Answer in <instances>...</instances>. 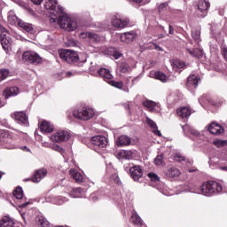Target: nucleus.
Segmentation results:
<instances>
[{"label":"nucleus","instance_id":"1","mask_svg":"<svg viewBox=\"0 0 227 227\" xmlns=\"http://www.w3.org/2000/svg\"><path fill=\"white\" fill-rule=\"evenodd\" d=\"M51 22H58L61 29H65L66 31H75V29H77V23L73 21L70 17H68V14L63 11L58 14L56 18H51Z\"/></svg>","mask_w":227,"mask_h":227},{"label":"nucleus","instance_id":"2","mask_svg":"<svg viewBox=\"0 0 227 227\" xmlns=\"http://www.w3.org/2000/svg\"><path fill=\"white\" fill-rule=\"evenodd\" d=\"M93 116H95L93 109L86 106L67 113V118L70 121H74V120L88 121L91 120Z\"/></svg>","mask_w":227,"mask_h":227},{"label":"nucleus","instance_id":"3","mask_svg":"<svg viewBox=\"0 0 227 227\" xmlns=\"http://www.w3.org/2000/svg\"><path fill=\"white\" fill-rule=\"evenodd\" d=\"M223 191V185L217 182H206L204 183L198 192L199 194H204V196H212V194H217Z\"/></svg>","mask_w":227,"mask_h":227},{"label":"nucleus","instance_id":"4","mask_svg":"<svg viewBox=\"0 0 227 227\" xmlns=\"http://www.w3.org/2000/svg\"><path fill=\"white\" fill-rule=\"evenodd\" d=\"M59 58L72 65V63H86V59L81 60V57L75 51L60 50L59 51Z\"/></svg>","mask_w":227,"mask_h":227},{"label":"nucleus","instance_id":"5","mask_svg":"<svg viewBox=\"0 0 227 227\" xmlns=\"http://www.w3.org/2000/svg\"><path fill=\"white\" fill-rule=\"evenodd\" d=\"M107 137L104 136H96L92 137L90 139V145H92L93 150L95 152H100L103 148L107 146Z\"/></svg>","mask_w":227,"mask_h":227},{"label":"nucleus","instance_id":"6","mask_svg":"<svg viewBox=\"0 0 227 227\" xmlns=\"http://www.w3.org/2000/svg\"><path fill=\"white\" fill-rule=\"evenodd\" d=\"M23 61L32 65H40L42 63V57L35 51H25L23 53Z\"/></svg>","mask_w":227,"mask_h":227},{"label":"nucleus","instance_id":"7","mask_svg":"<svg viewBox=\"0 0 227 227\" xmlns=\"http://www.w3.org/2000/svg\"><path fill=\"white\" fill-rule=\"evenodd\" d=\"M208 8H210V2L208 0H199L196 15L199 19H205L208 14Z\"/></svg>","mask_w":227,"mask_h":227},{"label":"nucleus","instance_id":"8","mask_svg":"<svg viewBox=\"0 0 227 227\" xmlns=\"http://www.w3.org/2000/svg\"><path fill=\"white\" fill-rule=\"evenodd\" d=\"M44 8L46 10H50V13L57 17L63 11V7L58 4V1L56 0H48L44 4Z\"/></svg>","mask_w":227,"mask_h":227},{"label":"nucleus","instance_id":"9","mask_svg":"<svg viewBox=\"0 0 227 227\" xmlns=\"http://www.w3.org/2000/svg\"><path fill=\"white\" fill-rule=\"evenodd\" d=\"M70 139V133L65 130H59L56 134L51 136V141L55 143H65Z\"/></svg>","mask_w":227,"mask_h":227},{"label":"nucleus","instance_id":"10","mask_svg":"<svg viewBox=\"0 0 227 227\" xmlns=\"http://www.w3.org/2000/svg\"><path fill=\"white\" fill-rule=\"evenodd\" d=\"M129 19L123 20L116 16L112 20V25L114 26V27H116L117 29H123L124 27H127V26H129Z\"/></svg>","mask_w":227,"mask_h":227},{"label":"nucleus","instance_id":"11","mask_svg":"<svg viewBox=\"0 0 227 227\" xmlns=\"http://www.w3.org/2000/svg\"><path fill=\"white\" fill-rule=\"evenodd\" d=\"M47 176V169L45 168H39L35 171L34 175L32 176V182L35 184L40 183L43 178H45Z\"/></svg>","mask_w":227,"mask_h":227},{"label":"nucleus","instance_id":"12","mask_svg":"<svg viewBox=\"0 0 227 227\" xmlns=\"http://www.w3.org/2000/svg\"><path fill=\"white\" fill-rule=\"evenodd\" d=\"M12 118H13L20 125H27V115L24 112H16L12 114Z\"/></svg>","mask_w":227,"mask_h":227},{"label":"nucleus","instance_id":"13","mask_svg":"<svg viewBox=\"0 0 227 227\" xmlns=\"http://www.w3.org/2000/svg\"><path fill=\"white\" fill-rule=\"evenodd\" d=\"M207 130L214 136H219V134H223L224 132V129H223L222 126L217 122H211L207 126Z\"/></svg>","mask_w":227,"mask_h":227},{"label":"nucleus","instance_id":"14","mask_svg":"<svg viewBox=\"0 0 227 227\" xmlns=\"http://www.w3.org/2000/svg\"><path fill=\"white\" fill-rule=\"evenodd\" d=\"M129 175L135 182L143 176V168L140 166H133L129 168Z\"/></svg>","mask_w":227,"mask_h":227},{"label":"nucleus","instance_id":"15","mask_svg":"<svg viewBox=\"0 0 227 227\" xmlns=\"http://www.w3.org/2000/svg\"><path fill=\"white\" fill-rule=\"evenodd\" d=\"M0 38L3 49L5 51V52H8L10 51V47H12V38H10V36H8L6 34H1Z\"/></svg>","mask_w":227,"mask_h":227},{"label":"nucleus","instance_id":"16","mask_svg":"<svg viewBox=\"0 0 227 227\" xmlns=\"http://www.w3.org/2000/svg\"><path fill=\"white\" fill-rule=\"evenodd\" d=\"M17 95H19V87H8L3 91L5 99L10 98V97H17Z\"/></svg>","mask_w":227,"mask_h":227},{"label":"nucleus","instance_id":"17","mask_svg":"<svg viewBox=\"0 0 227 227\" xmlns=\"http://www.w3.org/2000/svg\"><path fill=\"white\" fill-rule=\"evenodd\" d=\"M132 143V138L127 135L120 136L116 140L117 146H129Z\"/></svg>","mask_w":227,"mask_h":227},{"label":"nucleus","instance_id":"18","mask_svg":"<svg viewBox=\"0 0 227 227\" xmlns=\"http://www.w3.org/2000/svg\"><path fill=\"white\" fill-rule=\"evenodd\" d=\"M8 132L6 130H0V148H10V145H8Z\"/></svg>","mask_w":227,"mask_h":227},{"label":"nucleus","instance_id":"19","mask_svg":"<svg viewBox=\"0 0 227 227\" xmlns=\"http://www.w3.org/2000/svg\"><path fill=\"white\" fill-rule=\"evenodd\" d=\"M200 83V78L195 74H191L187 79L186 86L187 88L196 89L198 88V84Z\"/></svg>","mask_w":227,"mask_h":227},{"label":"nucleus","instance_id":"20","mask_svg":"<svg viewBox=\"0 0 227 227\" xmlns=\"http://www.w3.org/2000/svg\"><path fill=\"white\" fill-rule=\"evenodd\" d=\"M121 42L124 43H130V42H134V38H136V34L134 32H126L121 35Z\"/></svg>","mask_w":227,"mask_h":227},{"label":"nucleus","instance_id":"21","mask_svg":"<svg viewBox=\"0 0 227 227\" xmlns=\"http://www.w3.org/2000/svg\"><path fill=\"white\" fill-rule=\"evenodd\" d=\"M69 173L72 178H74V180L77 182V184H82V182H84V176H82V174L77 171V169L71 168L69 170Z\"/></svg>","mask_w":227,"mask_h":227},{"label":"nucleus","instance_id":"22","mask_svg":"<svg viewBox=\"0 0 227 227\" xmlns=\"http://www.w3.org/2000/svg\"><path fill=\"white\" fill-rule=\"evenodd\" d=\"M18 24H19L20 27H21V29H23L29 35H35V27H33V24L26 23L24 21H19Z\"/></svg>","mask_w":227,"mask_h":227},{"label":"nucleus","instance_id":"23","mask_svg":"<svg viewBox=\"0 0 227 227\" xmlns=\"http://www.w3.org/2000/svg\"><path fill=\"white\" fill-rule=\"evenodd\" d=\"M41 132L51 133L54 130V126L47 121H43L40 124Z\"/></svg>","mask_w":227,"mask_h":227},{"label":"nucleus","instance_id":"24","mask_svg":"<svg viewBox=\"0 0 227 227\" xmlns=\"http://www.w3.org/2000/svg\"><path fill=\"white\" fill-rule=\"evenodd\" d=\"M176 113L177 116H180V118H183V120L184 118H189V116L192 114L191 108L185 106L177 109Z\"/></svg>","mask_w":227,"mask_h":227},{"label":"nucleus","instance_id":"25","mask_svg":"<svg viewBox=\"0 0 227 227\" xmlns=\"http://www.w3.org/2000/svg\"><path fill=\"white\" fill-rule=\"evenodd\" d=\"M144 106L146 107L151 113H158L156 107H159V105L152 100H146L143 103Z\"/></svg>","mask_w":227,"mask_h":227},{"label":"nucleus","instance_id":"26","mask_svg":"<svg viewBox=\"0 0 227 227\" xmlns=\"http://www.w3.org/2000/svg\"><path fill=\"white\" fill-rule=\"evenodd\" d=\"M130 223H133V224H137V226H143V219H141V216H139V215H137V212L134 210L132 211Z\"/></svg>","mask_w":227,"mask_h":227},{"label":"nucleus","instance_id":"27","mask_svg":"<svg viewBox=\"0 0 227 227\" xmlns=\"http://www.w3.org/2000/svg\"><path fill=\"white\" fill-rule=\"evenodd\" d=\"M0 227H15V222H13L12 218L4 216L0 221Z\"/></svg>","mask_w":227,"mask_h":227},{"label":"nucleus","instance_id":"28","mask_svg":"<svg viewBox=\"0 0 227 227\" xmlns=\"http://www.w3.org/2000/svg\"><path fill=\"white\" fill-rule=\"evenodd\" d=\"M98 75H100V77H103V79H106L108 81H110V79H113V74H111V71H109V69L107 68H100L98 70Z\"/></svg>","mask_w":227,"mask_h":227},{"label":"nucleus","instance_id":"29","mask_svg":"<svg viewBox=\"0 0 227 227\" xmlns=\"http://www.w3.org/2000/svg\"><path fill=\"white\" fill-rule=\"evenodd\" d=\"M119 156L121 157V159L130 160L131 159H134V152L130 150H122L119 153Z\"/></svg>","mask_w":227,"mask_h":227},{"label":"nucleus","instance_id":"30","mask_svg":"<svg viewBox=\"0 0 227 227\" xmlns=\"http://www.w3.org/2000/svg\"><path fill=\"white\" fill-rule=\"evenodd\" d=\"M167 176L169 178H178V176H180V170L176 168H169L167 171Z\"/></svg>","mask_w":227,"mask_h":227},{"label":"nucleus","instance_id":"31","mask_svg":"<svg viewBox=\"0 0 227 227\" xmlns=\"http://www.w3.org/2000/svg\"><path fill=\"white\" fill-rule=\"evenodd\" d=\"M155 79H158V81H161V82H168V76L160 71L155 72L154 74Z\"/></svg>","mask_w":227,"mask_h":227},{"label":"nucleus","instance_id":"32","mask_svg":"<svg viewBox=\"0 0 227 227\" xmlns=\"http://www.w3.org/2000/svg\"><path fill=\"white\" fill-rule=\"evenodd\" d=\"M13 196L16 197V200H22V198H24V191H22V187L18 186L13 192Z\"/></svg>","mask_w":227,"mask_h":227},{"label":"nucleus","instance_id":"33","mask_svg":"<svg viewBox=\"0 0 227 227\" xmlns=\"http://www.w3.org/2000/svg\"><path fill=\"white\" fill-rule=\"evenodd\" d=\"M188 51L190 52V54L192 56H193L194 58H203V51L196 48V49H193L192 51L191 50H188Z\"/></svg>","mask_w":227,"mask_h":227},{"label":"nucleus","instance_id":"34","mask_svg":"<svg viewBox=\"0 0 227 227\" xmlns=\"http://www.w3.org/2000/svg\"><path fill=\"white\" fill-rule=\"evenodd\" d=\"M108 52H110V56H113V58H114V59H120V58H121V56H123V54H121V52L116 51L114 48H110L108 50Z\"/></svg>","mask_w":227,"mask_h":227},{"label":"nucleus","instance_id":"35","mask_svg":"<svg viewBox=\"0 0 227 227\" xmlns=\"http://www.w3.org/2000/svg\"><path fill=\"white\" fill-rule=\"evenodd\" d=\"M154 164L156 166H163L164 164V154H160L154 159Z\"/></svg>","mask_w":227,"mask_h":227},{"label":"nucleus","instance_id":"36","mask_svg":"<svg viewBox=\"0 0 227 227\" xmlns=\"http://www.w3.org/2000/svg\"><path fill=\"white\" fill-rule=\"evenodd\" d=\"M182 129L184 130V132H185L186 129H188L190 134H192V136H200V131L192 129V128H189V126L185 125V126H182Z\"/></svg>","mask_w":227,"mask_h":227},{"label":"nucleus","instance_id":"37","mask_svg":"<svg viewBox=\"0 0 227 227\" xmlns=\"http://www.w3.org/2000/svg\"><path fill=\"white\" fill-rule=\"evenodd\" d=\"M120 70L122 74H127V72H129V70H130V67H129V64L122 62L120 65Z\"/></svg>","mask_w":227,"mask_h":227},{"label":"nucleus","instance_id":"38","mask_svg":"<svg viewBox=\"0 0 227 227\" xmlns=\"http://www.w3.org/2000/svg\"><path fill=\"white\" fill-rule=\"evenodd\" d=\"M146 123L149 127H151L152 129L153 130H157L159 128L157 127V123H155V121H153L152 119L147 118L146 119Z\"/></svg>","mask_w":227,"mask_h":227},{"label":"nucleus","instance_id":"39","mask_svg":"<svg viewBox=\"0 0 227 227\" xmlns=\"http://www.w3.org/2000/svg\"><path fill=\"white\" fill-rule=\"evenodd\" d=\"M9 74H10V71L6 69H0V81H4V79L8 77Z\"/></svg>","mask_w":227,"mask_h":227},{"label":"nucleus","instance_id":"40","mask_svg":"<svg viewBox=\"0 0 227 227\" xmlns=\"http://www.w3.org/2000/svg\"><path fill=\"white\" fill-rule=\"evenodd\" d=\"M89 39L91 42H100V37L98 36V35H97L95 33H91V32H90Z\"/></svg>","mask_w":227,"mask_h":227},{"label":"nucleus","instance_id":"41","mask_svg":"<svg viewBox=\"0 0 227 227\" xmlns=\"http://www.w3.org/2000/svg\"><path fill=\"white\" fill-rule=\"evenodd\" d=\"M149 178L152 180V182H160V177H159V176H157V174L151 172L148 174Z\"/></svg>","mask_w":227,"mask_h":227},{"label":"nucleus","instance_id":"42","mask_svg":"<svg viewBox=\"0 0 227 227\" xmlns=\"http://www.w3.org/2000/svg\"><path fill=\"white\" fill-rule=\"evenodd\" d=\"M39 224L42 227H49L50 223L49 221H47V219L43 218V217H39Z\"/></svg>","mask_w":227,"mask_h":227},{"label":"nucleus","instance_id":"43","mask_svg":"<svg viewBox=\"0 0 227 227\" xmlns=\"http://www.w3.org/2000/svg\"><path fill=\"white\" fill-rule=\"evenodd\" d=\"M192 36L195 42H198L200 40V30H193L192 31Z\"/></svg>","mask_w":227,"mask_h":227},{"label":"nucleus","instance_id":"44","mask_svg":"<svg viewBox=\"0 0 227 227\" xmlns=\"http://www.w3.org/2000/svg\"><path fill=\"white\" fill-rule=\"evenodd\" d=\"M112 86H114V88H118L119 90H121L123 88V82H116V81H111Z\"/></svg>","mask_w":227,"mask_h":227},{"label":"nucleus","instance_id":"45","mask_svg":"<svg viewBox=\"0 0 227 227\" xmlns=\"http://www.w3.org/2000/svg\"><path fill=\"white\" fill-rule=\"evenodd\" d=\"M51 148L55 152H59V153H62V154L65 153V149H63L61 146L58 145H53Z\"/></svg>","mask_w":227,"mask_h":227},{"label":"nucleus","instance_id":"46","mask_svg":"<svg viewBox=\"0 0 227 227\" xmlns=\"http://www.w3.org/2000/svg\"><path fill=\"white\" fill-rule=\"evenodd\" d=\"M214 145H215V146H225V145H227V141L226 140H215L214 142Z\"/></svg>","mask_w":227,"mask_h":227},{"label":"nucleus","instance_id":"47","mask_svg":"<svg viewBox=\"0 0 227 227\" xmlns=\"http://www.w3.org/2000/svg\"><path fill=\"white\" fill-rule=\"evenodd\" d=\"M175 160H176L177 162H182V160H185V157H184L180 153H176L175 156Z\"/></svg>","mask_w":227,"mask_h":227},{"label":"nucleus","instance_id":"48","mask_svg":"<svg viewBox=\"0 0 227 227\" xmlns=\"http://www.w3.org/2000/svg\"><path fill=\"white\" fill-rule=\"evenodd\" d=\"M167 7H168V3H163L160 4V6L158 7L159 13H162V12H164V8H167Z\"/></svg>","mask_w":227,"mask_h":227},{"label":"nucleus","instance_id":"49","mask_svg":"<svg viewBox=\"0 0 227 227\" xmlns=\"http://www.w3.org/2000/svg\"><path fill=\"white\" fill-rule=\"evenodd\" d=\"M112 180H114L115 184H121V182L120 181V176H118V175L116 174L112 176Z\"/></svg>","mask_w":227,"mask_h":227},{"label":"nucleus","instance_id":"50","mask_svg":"<svg viewBox=\"0 0 227 227\" xmlns=\"http://www.w3.org/2000/svg\"><path fill=\"white\" fill-rule=\"evenodd\" d=\"M81 38H89L90 37V32H82L80 34Z\"/></svg>","mask_w":227,"mask_h":227},{"label":"nucleus","instance_id":"51","mask_svg":"<svg viewBox=\"0 0 227 227\" xmlns=\"http://www.w3.org/2000/svg\"><path fill=\"white\" fill-rule=\"evenodd\" d=\"M223 56L224 58V59L227 61V48L223 47Z\"/></svg>","mask_w":227,"mask_h":227},{"label":"nucleus","instance_id":"52","mask_svg":"<svg viewBox=\"0 0 227 227\" xmlns=\"http://www.w3.org/2000/svg\"><path fill=\"white\" fill-rule=\"evenodd\" d=\"M168 33L169 35H175V28H173V26H168Z\"/></svg>","mask_w":227,"mask_h":227},{"label":"nucleus","instance_id":"53","mask_svg":"<svg viewBox=\"0 0 227 227\" xmlns=\"http://www.w3.org/2000/svg\"><path fill=\"white\" fill-rule=\"evenodd\" d=\"M153 45H154L155 51H160V52H162V51H164V50L162 49V47L157 45V43H153Z\"/></svg>","mask_w":227,"mask_h":227},{"label":"nucleus","instance_id":"54","mask_svg":"<svg viewBox=\"0 0 227 227\" xmlns=\"http://www.w3.org/2000/svg\"><path fill=\"white\" fill-rule=\"evenodd\" d=\"M43 0H31L34 4H42Z\"/></svg>","mask_w":227,"mask_h":227},{"label":"nucleus","instance_id":"55","mask_svg":"<svg viewBox=\"0 0 227 227\" xmlns=\"http://www.w3.org/2000/svg\"><path fill=\"white\" fill-rule=\"evenodd\" d=\"M204 98H207V95H203L201 98H199L200 104H203V102H205Z\"/></svg>","mask_w":227,"mask_h":227},{"label":"nucleus","instance_id":"56","mask_svg":"<svg viewBox=\"0 0 227 227\" xmlns=\"http://www.w3.org/2000/svg\"><path fill=\"white\" fill-rule=\"evenodd\" d=\"M0 29L2 31V35H6V33H8V29H6L4 27H1Z\"/></svg>","mask_w":227,"mask_h":227},{"label":"nucleus","instance_id":"57","mask_svg":"<svg viewBox=\"0 0 227 227\" xmlns=\"http://www.w3.org/2000/svg\"><path fill=\"white\" fill-rule=\"evenodd\" d=\"M122 106L124 109H126V111H129L130 109V105H129V103H124Z\"/></svg>","mask_w":227,"mask_h":227},{"label":"nucleus","instance_id":"58","mask_svg":"<svg viewBox=\"0 0 227 227\" xmlns=\"http://www.w3.org/2000/svg\"><path fill=\"white\" fill-rule=\"evenodd\" d=\"M130 3H135L136 4H139L143 3V0H129Z\"/></svg>","mask_w":227,"mask_h":227},{"label":"nucleus","instance_id":"59","mask_svg":"<svg viewBox=\"0 0 227 227\" xmlns=\"http://www.w3.org/2000/svg\"><path fill=\"white\" fill-rule=\"evenodd\" d=\"M153 132L156 136H159V137L162 136V134L160 133V130L159 129H153Z\"/></svg>","mask_w":227,"mask_h":227},{"label":"nucleus","instance_id":"60","mask_svg":"<svg viewBox=\"0 0 227 227\" xmlns=\"http://www.w3.org/2000/svg\"><path fill=\"white\" fill-rule=\"evenodd\" d=\"M176 67H177V68H184V63H182V62H177Z\"/></svg>","mask_w":227,"mask_h":227},{"label":"nucleus","instance_id":"61","mask_svg":"<svg viewBox=\"0 0 227 227\" xmlns=\"http://www.w3.org/2000/svg\"><path fill=\"white\" fill-rule=\"evenodd\" d=\"M27 205H29V202H25V203L20 205V208H26V207H27Z\"/></svg>","mask_w":227,"mask_h":227},{"label":"nucleus","instance_id":"62","mask_svg":"<svg viewBox=\"0 0 227 227\" xmlns=\"http://www.w3.org/2000/svg\"><path fill=\"white\" fill-rule=\"evenodd\" d=\"M21 150H23L25 152H31V149H29V147H27V146H22Z\"/></svg>","mask_w":227,"mask_h":227},{"label":"nucleus","instance_id":"63","mask_svg":"<svg viewBox=\"0 0 227 227\" xmlns=\"http://www.w3.org/2000/svg\"><path fill=\"white\" fill-rule=\"evenodd\" d=\"M218 13L223 17L224 15V9H219Z\"/></svg>","mask_w":227,"mask_h":227},{"label":"nucleus","instance_id":"64","mask_svg":"<svg viewBox=\"0 0 227 227\" xmlns=\"http://www.w3.org/2000/svg\"><path fill=\"white\" fill-rule=\"evenodd\" d=\"M103 29H105V30L111 29V27H109L108 24L105 23Z\"/></svg>","mask_w":227,"mask_h":227}]
</instances>
